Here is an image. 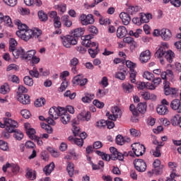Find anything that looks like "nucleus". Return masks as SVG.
<instances>
[{"label":"nucleus","instance_id":"a211bd4d","mask_svg":"<svg viewBox=\"0 0 181 181\" xmlns=\"http://www.w3.org/2000/svg\"><path fill=\"white\" fill-rule=\"evenodd\" d=\"M128 34V31L127 30V28L125 26L121 25L118 27L117 30V36L119 39H122V37H125Z\"/></svg>","mask_w":181,"mask_h":181},{"label":"nucleus","instance_id":"37998d69","mask_svg":"<svg viewBox=\"0 0 181 181\" xmlns=\"http://www.w3.org/2000/svg\"><path fill=\"white\" fill-rule=\"evenodd\" d=\"M110 151L111 152V160H117V153H118V151L115 148V147H110Z\"/></svg>","mask_w":181,"mask_h":181},{"label":"nucleus","instance_id":"4d7b16f0","mask_svg":"<svg viewBox=\"0 0 181 181\" xmlns=\"http://www.w3.org/2000/svg\"><path fill=\"white\" fill-rule=\"evenodd\" d=\"M98 52H99L98 49L90 48L88 49V53L93 59H94L95 56L98 54Z\"/></svg>","mask_w":181,"mask_h":181},{"label":"nucleus","instance_id":"0e129e2a","mask_svg":"<svg viewBox=\"0 0 181 181\" xmlns=\"http://www.w3.org/2000/svg\"><path fill=\"white\" fill-rule=\"evenodd\" d=\"M4 4L6 5H8V6H16V5L18 4V0H3Z\"/></svg>","mask_w":181,"mask_h":181},{"label":"nucleus","instance_id":"09e8293b","mask_svg":"<svg viewBox=\"0 0 181 181\" xmlns=\"http://www.w3.org/2000/svg\"><path fill=\"white\" fill-rule=\"evenodd\" d=\"M38 17L42 22L47 21V14H46L43 11H38Z\"/></svg>","mask_w":181,"mask_h":181},{"label":"nucleus","instance_id":"de8ad7c7","mask_svg":"<svg viewBox=\"0 0 181 181\" xmlns=\"http://www.w3.org/2000/svg\"><path fill=\"white\" fill-rule=\"evenodd\" d=\"M26 134L30 139H35V138H36V136H35V134H36V131L33 128L28 129L26 132Z\"/></svg>","mask_w":181,"mask_h":181},{"label":"nucleus","instance_id":"6ab92c4d","mask_svg":"<svg viewBox=\"0 0 181 181\" xmlns=\"http://www.w3.org/2000/svg\"><path fill=\"white\" fill-rule=\"evenodd\" d=\"M119 18L122 19L123 25H129V22H131V16H129V13L122 12L119 14Z\"/></svg>","mask_w":181,"mask_h":181},{"label":"nucleus","instance_id":"f03ea898","mask_svg":"<svg viewBox=\"0 0 181 181\" xmlns=\"http://www.w3.org/2000/svg\"><path fill=\"white\" fill-rule=\"evenodd\" d=\"M4 124L6 127V131L2 132V136H4L6 139H9L11 137V134L12 132H15V128H18L19 124L15 120H13L11 118H4Z\"/></svg>","mask_w":181,"mask_h":181},{"label":"nucleus","instance_id":"c85d7f7f","mask_svg":"<svg viewBox=\"0 0 181 181\" xmlns=\"http://www.w3.org/2000/svg\"><path fill=\"white\" fill-rule=\"evenodd\" d=\"M165 53L166 49L165 47H160L159 49L156 52L155 57H158V59H160V57H165Z\"/></svg>","mask_w":181,"mask_h":181},{"label":"nucleus","instance_id":"5701e85b","mask_svg":"<svg viewBox=\"0 0 181 181\" xmlns=\"http://www.w3.org/2000/svg\"><path fill=\"white\" fill-rule=\"evenodd\" d=\"M54 163H51L48 165H47L44 168H43V172L46 175V176H49L53 170H54Z\"/></svg>","mask_w":181,"mask_h":181},{"label":"nucleus","instance_id":"69168bd1","mask_svg":"<svg viewBox=\"0 0 181 181\" xmlns=\"http://www.w3.org/2000/svg\"><path fill=\"white\" fill-rule=\"evenodd\" d=\"M64 97H69L70 98V100H74V98H76V93H72L70 90H66L64 93Z\"/></svg>","mask_w":181,"mask_h":181},{"label":"nucleus","instance_id":"aec40b11","mask_svg":"<svg viewBox=\"0 0 181 181\" xmlns=\"http://www.w3.org/2000/svg\"><path fill=\"white\" fill-rule=\"evenodd\" d=\"M25 177L30 180H35L36 179V171L33 170L32 168H27L25 170Z\"/></svg>","mask_w":181,"mask_h":181},{"label":"nucleus","instance_id":"9b49d317","mask_svg":"<svg viewBox=\"0 0 181 181\" xmlns=\"http://www.w3.org/2000/svg\"><path fill=\"white\" fill-rule=\"evenodd\" d=\"M134 165L137 172H145L146 170V163L142 159H135Z\"/></svg>","mask_w":181,"mask_h":181},{"label":"nucleus","instance_id":"864d4df0","mask_svg":"<svg viewBox=\"0 0 181 181\" xmlns=\"http://www.w3.org/2000/svg\"><path fill=\"white\" fill-rule=\"evenodd\" d=\"M141 33H142V30L141 29H137L135 32L133 30H130L129 32V36H134V37H139V35H141Z\"/></svg>","mask_w":181,"mask_h":181},{"label":"nucleus","instance_id":"72a5a7b5","mask_svg":"<svg viewBox=\"0 0 181 181\" xmlns=\"http://www.w3.org/2000/svg\"><path fill=\"white\" fill-rule=\"evenodd\" d=\"M9 45H10L9 52H12L13 56V52H18V49H15L18 45V42L13 38H11L10 39Z\"/></svg>","mask_w":181,"mask_h":181},{"label":"nucleus","instance_id":"4c0bfd02","mask_svg":"<svg viewBox=\"0 0 181 181\" xmlns=\"http://www.w3.org/2000/svg\"><path fill=\"white\" fill-rule=\"evenodd\" d=\"M141 96L144 100H156V95L149 94L148 92H142Z\"/></svg>","mask_w":181,"mask_h":181},{"label":"nucleus","instance_id":"393cba45","mask_svg":"<svg viewBox=\"0 0 181 181\" xmlns=\"http://www.w3.org/2000/svg\"><path fill=\"white\" fill-rule=\"evenodd\" d=\"M171 124L174 127L179 126L181 128V117L177 115L171 118Z\"/></svg>","mask_w":181,"mask_h":181},{"label":"nucleus","instance_id":"680f3d73","mask_svg":"<svg viewBox=\"0 0 181 181\" xmlns=\"http://www.w3.org/2000/svg\"><path fill=\"white\" fill-rule=\"evenodd\" d=\"M136 72L135 69H133L130 71V81L132 83H136Z\"/></svg>","mask_w":181,"mask_h":181},{"label":"nucleus","instance_id":"774afa93","mask_svg":"<svg viewBox=\"0 0 181 181\" xmlns=\"http://www.w3.org/2000/svg\"><path fill=\"white\" fill-rule=\"evenodd\" d=\"M21 114L23 118H25V119H28V118H30V112L28 110H23L21 112Z\"/></svg>","mask_w":181,"mask_h":181},{"label":"nucleus","instance_id":"ddd939ff","mask_svg":"<svg viewBox=\"0 0 181 181\" xmlns=\"http://www.w3.org/2000/svg\"><path fill=\"white\" fill-rule=\"evenodd\" d=\"M151 81L152 83L148 82V90H155L162 83V78L160 77L153 78Z\"/></svg>","mask_w":181,"mask_h":181},{"label":"nucleus","instance_id":"423d86ee","mask_svg":"<svg viewBox=\"0 0 181 181\" xmlns=\"http://www.w3.org/2000/svg\"><path fill=\"white\" fill-rule=\"evenodd\" d=\"M111 112L112 115H110V112L106 113L107 117H108L109 119H111V121H117V119L121 118V115H122V112L118 106L113 107Z\"/></svg>","mask_w":181,"mask_h":181},{"label":"nucleus","instance_id":"9d476101","mask_svg":"<svg viewBox=\"0 0 181 181\" xmlns=\"http://www.w3.org/2000/svg\"><path fill=\"white\" fill-rule=\"evenodd\" d=\"M80 21L81 25L87 26V25H93V23H94V17L93 16V14H88V16L86 14H81L80 16Z\"/></svg>","mask_w":181,"mask_h":181},{"label":"nucleus","instance_id":"39448f33","mask_svg":"<svg viewBox=\"0 0 181 181\" xmlns=\"http://www.w3.org/2000/svg\"><path fill=\"white\" fill-rule=\"evenodd\" d=\"M169 102L166 99H163L160 104L158 105L156 111L159 115H168L169 114Z\"/></svg>","mask_w":181,"mask_h":181},{"label":"nucleus","instance_id":"338daca9","mask_svg":"<svg viewBox=\"0 0 181 181\" xmlns=\"http://www.w3.org/2000/svg\"><path fill=\"white\" fill-rule=\"evenodd\" d=\"M0 93L1 94H6V93H9V86L8 85H3L1 86L0 88Z\"/></svg>","mask_w":181,"mask_h":181},{"label":"nucleus","instance_id":"052dcab7","mask_svg":"<svg viewBox=\"0 0 181 181\" xmlns=\"http://www.w3.org/2000/svg\"><path fill=\"white\" fill-rule=\"evenodd\" d=\"M29 74L32 77H35V78H37L39 77V71L35 67H33V69L29 71Z\"/></svg>","mask_w":181,"mask_h":181},{"label":"nucleus","instance_id":"f3484780","mask_svg":"<svg viewBox=\"0 0 181 181\" xmlns=\"http://www.w3.org/2000/svg\"><path fill=\"white\" fill-rule=\"evenodd\" d=\"M160 36L163 40H170L172 37V31L168 28H163L160 30Z\"/></svg>","mask_w":181,"mask_h":181},{"label":"nucleus","instance_id":"4be33fe9","mask_svg":"<svg viewBox=\"0 0 181 181\" xmlns=\"http://www.w3.org/2000/svg\"><path fill=\"white\" fill-rule=\"evenodd\" d=\"M79 61L76 57H74L70 61V66L71 67V71L74 74H77V66L78 65Z\"/></svg>","mask_w":181,"mask_h":181},{"label":"nucleus","instance_id":"f8f14e48","mask_svg":"<svg viewBox=\"0 0 181 181\" xmlns=\"http://www.w3.org/2000/svg\"><path fill=\"white\" fill-rule=\"evenodd\" d=\"M170 107L173 111H176V112H181V103L179 99H174L171 101L170 104Z\"/></svg>","mask_w":181,"mask_h":181},{"label":"nucleus","instance_id":"1a4fd4ad","mask_svg":"<svg viewBox=\"0 0 181 181\" xmlns=\"http://www.w3.org/2000/svg\"><path fill=\"white\" fill-rule=\"evenodd\" d=\"M62 112H64V107L54 106L49 109V115L52 119H57Z\"/></svg>","mask_w":181,"mask_h":181},{"label":"nucleus","instance_id":"b1692460","mask_svg":"<svg viewBox=\"0 0 181 181\" xmlns=\"http://www.w3.org/2000/svg\"><path fill=\"white\" fill-rule=\"evenodd\" d=\"M85 30L83 28H76L73 33V37L78 40V37H81L82 35H84Z\"/></svg>","mask_w":181,"mask_h":181},{"label":"nucleus","instance_id":"a18cd8bd","mask_svg":"<svg viewBox=\"0 0 181 181\" xmlns=\"http://www.w3.org/2000/svg\"><path fill=\"white\" fill-rule=\"evenodd\" d=\"M3 22H4L6 26H13V23H12V19L8 16H4L3 18Z\"/></svg>","mask_w":181,"mask_h":181},{"label":"nucleus","instance_id":"ea45409f","mask_svg":"<svg viewBox=\"0 0 181 181\" xmlns=\"http://www.w3.org/2000/svg\"><path fill=\"white\" fill-rule=\"evenodd\" d=\"M40 121H46L49 125H56V122L52 117H47V119L45 118L43 116L39 117Z\"/></svg>","mask_w":181,"mask_h":181},{"label":"nucleus","instance_id":"7ed1b4c3","mask_svg":"<svg viewBox=\"0 0 181 181\" xmlns=\"http://www.w3.org/2000/svg\"><path fill=\"white\" fill-rule=\"evenodd\" d=\"M35 54V50L32 49L26 52L25 49L22 48L13 52L15 59H19V57H21V59H23L24 60H32Z\"/></svg>","mask_w":181,"mask_h":181},{"label":"nucleus","instance_id":"bf43d9fd","mask_svg":"<svg viewBox=\"0 0 181 181\" xmlns=\"http://www.w3.org/2000/svg\"><path fill=\"white\" fill-rule=\"evenodd\" d=\"M167 80L170 81H175V76L173 75V71L172 70H167Z\"/></svg>","mask_w":181,"mask_h":181},{"label":"nucleus","instance_id":"8fccbe9b","mask_svg":"<svg viewBox=\"0 0 181 181\" xmlns=\"http://www.w3.org/2000/svg\"><path fill=\"white\" fill-rule=\"evenodd\" d=\"M82 78H83V75L82 74H79V75L76 76L72 79L73 84H74L75 86H78V84H80V81H81Z\"/></svg>","mask_w":181,"mask_h":181},{"label":"nucleus","instance_id":"5fc2aeb1","mask_svg":"<svg viewBox=\"0 0 181 181\" xmlns=\"http://www.w3.org/2000/svg\"><path fill=\"white\" fill-rule=\"evenodd\" d=\"M0 149H1V151H8L9 149L8 143L4 140H0Z\"/></svg>","mask_w":181,"mask_h":181},{"label":"nucleus","instance_id":"20e7f679","mask_svg":"<svg viewBox=\"0 0 181 181\" xmlns=\"http://www.w3.org/2000/svg\"><path fill=\"white\" fill-rule=\"evenodd\" d=\"M129 110L133 115L138 117L140 114H145V112H146V103H140L136 107H135V105L132 104L129 107Z\"/></svg>","mask_w":181,"mask_h":181},{"label":"nucleus","instance_id":"c9c22d12","mask_svg":"<svg viewBox=\"0 0 181 181\" xmlns=\"http://www.w3.org/2000/svg\"><path fill=\"white\" fill-rule=\"evenodd\" d=\"M151 18H152V15L151 14H141L140 22H141V23H148Z\"/></svg>","mask_w":181,"mask_h":181},{"label":"nucleus","instance_id":"cd10ccee","mask_svg":"<svg viewBox=\"0 0 181 181\" xmlns=\"http://www.w3.org/2000/svg\"><path fill=\"white\" fill-rule=\"evenodd\" d=\"M164 57L166 59L168 63H172V62H173V59L175 58V52H172L171 50L166 51Z\"/></svg>","mask_w":181,"mask_h":181},{"label":"nucleus","instance_id":"49530a36","mask_svg":"<svg viewBox=\"0 0 181 181\" xmlns=\"http://www.w3.org/2000/svg\"><path fill=\"white\" fill-rule=\"evenodd\" d=\"M23 81L24 83L29 87H32V86H33V79L29 76H25L23 78Z\"/></svg>","mask_w":181,"mask_h":181},{"label":"nucleus","instance_id":"412c9836","mask_svg":"<svg viewBox=\"0 0 181 181\" xmlns=\"http://www.w3.org/2000/svg\"><path fill=\"white\" fill-rule=\"evenodd\" d=\"M18 101L23 105H26L28 104H30V97L29 95H21L18 96Z\"/></svg>","mask_w":181,"mask_h":181},{"label":"nucleus","instance_id":"bb28decb","mask_svg":"<svg viewBox=\"0 0 181 181\" xmlns=\"http://www.w3.org/2000/svg\"><path fill=\"white\" fill-rule=\"evenodd\" d=\"M139 9L141 8L138 6H129L127 9V12L129 15H135L137 12H139Z\"/></svg>","mask_w":181,"mask_h":181},{"label":"nucleus","instance_id":"e2e57ef3","mask_svg":"<svg viewBox=\"0 0 181 181\" xmlns=\"http://www.w3.org/2000/svg\"><path fill=\"white\" fill-rule=\"evenodd\" d=\"M116 144L117 145H124V136L122 135L118 134L116 136Z\"/></svg>","mask_w":181,"mask_h":181},{"label":"nucleus","instance_id":"13d9d810","mask_svg":"<svg viewBox=\"0 0 181 181\" xmlns=\"http://www.w3.org/2000/svg\"><path fill=\"white\" fill-rule=\"evenodd\" d=\"M69 87V81H64L61 83V86L59 88V91H61V93H63V91H66V88Z\"/></svg>","mask_w":181,"mask_h":181},{"label":"nucleus","instance_id":"e433bc0d","mask_svg":"<svg viewBox=\"0 0 181 181\" xmlns=\"http://www.w3.org/2000/svg\"><path fill=\"white\" fill-rule=\"evenodd\" d=\"M91 39H93V35H91L81 37L82 45L83 46H86V45H88V43H90L91 42Z\"/></svg>","mask_w":181,"mask_h":181},{"label":"nucleus","instance_id":"0eeeda50","mask_svg":"<svg viewBox=\"0 0 181 181\" xmlns=\"http://www.w3.org/2000/svg\"><path fill=\"white\" fill-rule=\"evenodd\" d=\"M61 39L64 47H70L71 45H74L77 43V38H75L73 35L62 37Z\"/></svg>","mask_w":181,"mask_h":181},{"label":"nucleus","instance_id":"473e14b6","mask_svg":"<svg viewBox=\"0 0 181 181\" xmlns=\"http://www.w3.org/2000/svg\"><path fill=\"white\" fill-rule=\"evenodd\" d=\"M95 153L98 155V156H101L102 159L103 160H106V162H109V160H111V156L108 155L103 151H96Z\"/></svg>","mask_w":181,"mask_h":181},{"label":"nucleus","instance_id":"2eb2a0df","mask_svg":"<svg viewBox=\"0 0 181 181\" xmlns=\"http://www.w3.org/2000/svg\"><path fill=\"white\" fill-rule=\"evenodd\" d=\"M59 117H60V121L64 124V125H67V124L70 122V119H71V117L70 116L69 112H67L66 109H64V112L59 115Z\"/></svg>","mask_w":181,"mask_h":181},{"label":"nucleus","instance_id":"a19ab883","mask_svg":"<svg viewBox=\"0 0 181 181\" xmlns=\"http://www.w3.org/2000/svg\"><path fill=\"white\" fill-rule=\"evenodd\" d=\"M26 93H28V89L23 86H20L18 89L17 95H26Z\"/></svg>","mask_w":181,"mask_h":181},{"label":"nucleus","instance_id":"603ef678","mask_svg":"<svg viewBox=\"0 0 181 181\" xmlns=\"http://www.w3.org/2000/svg\"><path fill=\"white\" fill-rule=\"evenodd\" d=\"M45 104H46V99L43 98L37 99L35 102V107H42V105H45Z\"/></svg>","mask_w":181,"mask_h":181},{"label":"nucleus","instance_id":"dca6fc26","mask_svg":"<svg viewBox=\"0 0 181 181\" xmlns=\"http://www.w3.org/2000/svg\"><path fill=\"white\" fill-rule=\"evenodd\" d=\"M139 59L141 63H148V61L151 60V51L146 49V51L142 52L140 54Z\"/></svg>","mask_w":181,"mask_h":181},{"label":"nucleus","instance_id":"3c124183","mask_svg":"<svg viewBox=\"0 0 181 181\" xmlns=\"http://www.w3.org/2000/svg\"><path fill=\"white\" fill-rule=\"evenodd\" d=\"M48 151L49 152V153H51L52 156H53L54 158H59V156H60V153H59L57 150L52 147L48 148Z\"/></svg>","mask_w":181,"mask_h":181},{"label":"nucleus","instance_id":"f704fd0d","mask_svg":"<svg viewBox=\"0 0 181 181\" xmlns=\"http://www.w3.org/2000/svg\"><path fill=\"white\" fill-rule=\"evenodd\" d=\"M123 90L125 93H132L134 90V85L131 83H123L122 84Z\"/></svg>","mask_w":181,"mask_h":181},{"label":"nucleus","instance_id":"f257e3e1","mask_svg":"<svg viewBox=\"0 0 181 181\" xmlns=\"http://www.w3.org/2000/svg\"><path fill=\"white\" fill-rule=\"evenodd\" d=\"M14 23L18 26V30L16 32V35L18 37L23 39L25 42H28L30 39L40 42V37L42 36V31L40 29H28V25L22 23L20 20L15 21Z\"/></svg>","mask_w":181,"mask_h":181},{"label":"nucleus","instance_id":"79ce46f5","mask_svg":"<svg viewBox=\"0 0 181 181\" xmlns=\"http://www.w3.org/2000/svg\"><path fill=\"white\" fill-rule=\"evenodd\" d=\"M144 78H146V80H148L149 81H152L153 78H155V75H153V73L149 71H145L143 74Z\"/></svg>","mask_w":181,"mask_h":181},{"label":"nucleus","instance_id":"c03bdc74","mask_svg":"<svg viewBox=\"0 0 181 181\" xmlns=\"http://www.w3.org/2000/svg\"><path fill=\"white\" fill-rule=\"evenodd\" d=\"M13 132H14L13 136L16 139H17V141H21V139H23V133H22V132L18 131L14 129Z\"/></svg>","mask_w":181,"mask_h":181},{"label":"nucleus","instance_id":"a878e982","mask_svg":"<svg viewBox=\"0 0 181 181\" xmlns=\"http://www.w3.org/2000/svg\"><path fill=\"white\" fill-rule=\"evenodd\" d=\"M161 146H163V144H158L155 149H152L151 151V153L153 154V156L156 158H160L161 156L162 153H160V148Z\"/></svg>","mask_w":181,"mask_h":181},{"label":"nucleus","instance_id":"7c9ffc66","mask_svg":"<svg viewBox=\"0 0 181 181\" xmlns=\"http://www.w3.org/2000/svg\"><path fill=\"white\" fill-rule=\"evenodd\" d=\"M127 76V70L120 69L115 74V78H118L119 80H125V76Z\"/></svg>","mask_w":181,"mask_h":181},{"label":"nucleus","instance_id":"58836bf2","mask_svg":"<svg viewBox=\"0 0 181 181\" xmlns=\"http://www.w3.org/2000/svg\"><path fill=\"white\" fill-rule=\"evenodd\" d=\"M95 127L100 129H104L107 127V121L105 119L99 120L96 122Z\"/></svg>","mask_w":181,"mask_h":181},{"label":"nucleus","instance_id":"4468645a","mask_svg":"<svg viewBox=\"0 0 181 181\" xmlns=\"http://www.w3.org/2000/svg\"><path fill=\"white\" fill-rule=\"evenodd\" d=\"M77 118L78 121H86L88 122V121L91 119V112L86 111L81 112L79 115H78Z\"/></svg>","mask_w":181,"mask_h":181},{"label":"nucleus","instance_id":"6e6d98bb","mask_svg":"<svg viewBox=\"0 0 181 181\" xmlns=\"http://www.w3.org/2000/svg\"><path fill=\"white\" fill-rule=\"evenodd\" d=\"M41 127L42 128V129H45L47 134H52V132H53V129H52V127L49 124H47L45 123H42Z\"/></svg>","mask_w":181,"mask_h":181},{"label":"nucleus","instance_id":"6e6552de","mask_svg":"<svg viewBox=\"0 0 181 181\" xmlns=\"http://www.w3.org/2000/svg\"><path fill=\"white\" fill-rule=\"evenodd\" d=\"M132 151L136 156H142L145 153V146L139 143H134L132 145Z\"/></svg>","mask_w":181,"mask_h":181},{"label":"nucleus","instance_id":"2f4dec72","mask_svg":"<svg viewBox=\"0 0 181 181\" xmlns=\"http://www.w3.org/2000/svg\"><path fill=\"white\" fill-rule=\"evenodd\" d=\"M66 170L70 177H73V176H74V164L73 163L68 162Z\"/></svg>","mask_w":181,"mask_h":181},{"label":"nucleus","instance_id":"c756f323","mask_svg":"<svg viewBox=\"0 0 181 181\" xmlns=\"http://www.w3.org/2000/svg\"><path fill=\"white\" fill-rule=\"evenodd\" d=\"M62 22L66 28H70L73 23L70 21V17L68 15H64L62 17Z\"/></svg>","mask_w":181,"mask_h":181}]
</instances>
